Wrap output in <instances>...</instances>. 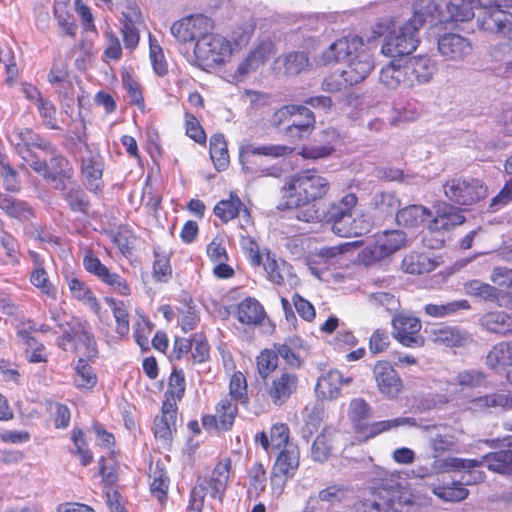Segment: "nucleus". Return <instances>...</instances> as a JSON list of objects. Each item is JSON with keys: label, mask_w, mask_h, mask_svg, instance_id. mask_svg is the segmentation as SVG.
Instances as JSON below:
<instances>
[{"label": "nucleus", "mask_w": 512, "mask_h": 512, "mask_svg": "<svg viewBox=\"0 0 512 512\" xmlns=\"http://www.w3.org/2000/svg\"><path fill=\"white\" fill-rule=\"evenodd\" d=\"M81 174L85 185L91 191L99 190L102 187L103 158L96 148L84 145V150L80 152Z\"/></svg>", "instance_id": "15"}, {"label": "nucleus", "mask_w": 512, "mask_h": 512, "mask_svg": "<svg viewBox=\"0 0 512 512\" xmlns=\"http://www.w3.org/2000/svg\"><path fill=\"white\" fill-rule=\"evenodd\" d=\"M398 488L399 484L392 481L387 488H383L385 495L380 494L377 500L362 504V512H401Z\"/></svg>", "instance_id": "28"}, {"label": "nucleus", "mask_w": 512, "mask_h": 512, "mask_svg": "<svg viewBox=\"0 0 512 512\" xmlns=\"http://www.w3.org/2000/svg\"><path fill=\"white\" fill-rule=\"evenodd\" d=\"M63 278L67 284L71 298L82 302L96 314L100 312V304L86 282L75 276L72 272H65Z\"/></svg>", "instance_id": "24"}, {"label": "nucleus", "mask_w": 512, "mask_h": 512, "mask_svg": "<svg viewBox=\"0 0 512 512\" xmlns=\"http://www.w3.org/2000/svg\"><path fill=\"white\" fill-rule=\"evenodd\" d=\"M485 462L490 471L512 475V449L488 453L480 459L455 458L450 464L455 468L471 471L469 474L471 479H465V481L468 484H477L485 479V472L477 469Z\"/></svg>", "instance_id": "5"}, {"label": "nucleus", "mask_w": 512, "mask_h": 512, "mask_svg": "<svg viewBox=\"0 0 512 512\" xmlns=\"http://www.w3.org/2000/svg\"><path fill=\"white\" fill-rule=\"evenodd\" d=\"M339 61L346 62L340 78L351 86L363 81L374 68L372 56L364 48L362 39L354 35L336 40L322 54L324 64Z\"/></svg>", "instance_id": "1"}, {"label": "nucleus", "mask_w": 512, "mask_h": 512, "mask_svg": "<svg viewBox=\"0 0 512 512\" xmlns=\"http://www.w3.org/2000/svg\"><path fill=\"white\" fill-rule=\"evenodd\" d=\"M248 216V210L244 207L241 199L231 193L228 199H224L219 201L214 207V213L217 217H219L224 223L233 220L237 217L240 211Z\"/></svg>", "instance_id": "45"}, {"label": "nucleus", "mask_w": 512, "mask_h": 512, "mask_svg": "<svg viewBox=\"0 0 512 512\" xmlns=\"http://www.w3.org/2000/svg\"><path fill=\"white\" fill-rule=\"evenodd\" d=\"M74 369L73 381L77 388L91 389L96 385L97 376L85 359L80 358Z\"/></svg>", "instance_id": "50"}, {"label": "nucleus", "mask_w": 512, "mask_h": 512, "mask_svg": "<svg viewBox=\"0 0 512 512\" xmlns=\"http://www.w3.org/2000/svg\"><path fill=\"white\" fill-rule=\"evenodd\" d=\"M263 268L267 274L268 279L276 284L282 285L284 283L283 273L288 270L286 262H277V260L268 253L265 262L262 263Z\"/></svg>", "instance_id": "57"}, {"label": "nucleus", "mask_w": 512, "mask_h": 512, "mask_svg": "<svg viewBox=\"0 0 512 512\" xmlns=\"http://www.w3.org/2000/svg\"><path fill=\"white\" fill-rule=\"evenodd\" d=\"M58 346L67 351L74 349L85 357L93 358L97 354L96 342L86 322L73 320L62 329V335L57 340Z\"/></svg>", "instance_id": "7"}, {"label": "nucleus", "mask_w": 512, "mask_h": 512, "mask_svg": "<svg viewBox=\"0 0 512 512\" xmlns=\"http://www.w3.org/2000/svg\"><path fill=\"white\" fill-rule=\"evenodd\" d=\"M0 209L7 216L22 222L34 217V210L28 202L14 198L7 193H0Z\"/></svg>", "instance_id": "38"}, {"label": "nucleus", "mask_w": 512, "mask_h": 512, "mask_svg": "<svg viewBox=\"0 0 512 512\" xmlns=\"http://www.w3.org/2000/svg\"><path fill=\"white\" fill-rule=\"evenodd\" d=\"M461 210L448 203H441L436 208V215L429 223L431 232L449 231L464 223Z\"/></svg>", "instance_id": "23"}, {"label": "nucleus", "mask_w": 512, "mask_h": 512, "mask_svg": "<svg viewBox=\"0 0 512 512\" xmlns=\"http://www.w3.org/2000/svg\"><path fill=\"white\" fill-rule=\"evenodd\" d=\"M274 53L275 45L272 41H261L239 62L234 77L243 80L262 67Z\"/></svg>", "instance_id": "17"}, {"label": "nucleus", "mask_w": 512, "mask_h": 512, "mask_svg": "<svg viewBox=\"0 0 512 512\" xmlns=\"http://www.w3.org/2000/svg\"><path fill=\"white\" fill-rule=\"evenodd\" d=\"M380 81L390 89L414 86V80L411 76H408L405 64L396 66L391 63L384 67L380 73Z\"/></svg>", "instance_id": "40"}, {"label": "nucleus", "mask_w": 512, "mask_h": 512, "mask_svg": "<svg viewBox=\"0 0 512 512\" xmlns=\"http://www.w3.org/2000/svg\"><path fill=\"white\" fill-rule=\"evenodd\" d=\"M210 157L218 171L225 170L229 163L227 143L222 134L210 138Z\"/></svg>", "instance_id": "49"}, {"label": "nucleus", "mask_w": 512, "mask_h": 512, "mask_svg": "<svg viewBox=\"0 0 512 512\" xmlns=\"http://www.w3.org/2000/svg\"><path fill=\"white\" fill-rule=\"evenodd\" d=\"M464 290L467 295L474 296L485 301H499L500 306L512 308V297L510 295H505L499 299V290L488 283H484L480 280H470L464 284Z\"/></svg>", "instance_id": "33"}, {"label": "nucleus", "mask_w": 512, "mask_h": 512, "mask_svg": "<svg viewBox=\"0 0 512 512\" xmlns=\"http://www.w3.org/2000/svg\"><path fill=\"white\" fill-rule=\"evenodd\" d=\"M304 342L299 337H288L283 343L274 344V352L291 368H299L302 363L301 353L304 351Z\"/></svg>", "instance_id": "31"}, {"label": "nucleus", "mask_w": 512, "mask_h": 512, "mask_svg": "<svg viewBox=\"0 0 512 512\" xmlns=\"http://www.w3.org/2000/svg\"><path fill=\"white\" fill-rule=\"evenodd\" d=\"M255 441L260 443L262 448L268 453L276 452L277 450L285 449L289 445V427L284 423L274 424L269 431L261 432L255 436Z\"/></svg>", "instance_id": "27"}, {"label": "nucleus", "mask_w": 512, "mask_h": 512, "mask_svg": "<svg viewBox=\"0 0 512 512\" xmlns=\"http://www.w3.org/2000/svg\"><path fill=\"white\" fill-rule=\"evenodd\" d=\"M413 7L414 13L408 21L413 24H419L417 26L418 30H420L426 22L431 24L447 22V16L443 10L445 0H418Z\"/></svg>", "instance_id": "20"}, {"label": "nucleus", "mask_w": 512, "mask_h": 512, "mask_svg": "<svg viewBox=\"0 0 512 512\" xmlns=\"http://www.w3.org/2000/svg\"><path fill=\"white\" fill-rule=\"evenodd\" d=\"M30 255L34 260L35 267L30 274L31 284L37 288L43 295L52 300H56L58 296L57 287L50 281L48 273L40 262V257L36 252L30 251Z\"/></svg>", "instance_id": "36"}, {"label": "nucleus", "mask_w": 512, "mask_h": 512, "mask_svg": "<svg viewBox=\"0 0 512 512\" xmlns=\"http://www.w3.org/2000/svg\"><path fill=\"white\" fill-rule=\"evenodd\" d=\"M482 28L512 41V13L498 8L484 11Z\"/></svg>", "instance_id": "25"}, {"label": "nucleus", "mask_w": 512, "mask_h": 512, "mask_svg": "<svg viewBox=\"0 0 512 512\" xmlns=\"http://www.w3.org/2000/svg\"><path fill=\"white\" fill-rule=\"evenodd\" d=\"M431 341L447 347H461L470 342V335L456 327L438 326L429 331Z\"/></svg>", "instance_id": "32"}, {"label": "nucleus", "mask_w": 512, "mask_h": 512, "mask_svg": "<svg viewBox=\"0 0 512 512\" xmlns=\"http://www.w3.org/2000/svg\"><path fill=\"white\" fill-rule=\"evenodd\" d=\"M71 439L75 446V449L71 452L80 457L83 466L89 465L93 460V456L91 451L87 448L83 431L79 428H74L71 432Z\"/></svg>", "instance_id": "60"}, {"label": "nucleus", "mask_w": 512, "mask_h": 512, "mask_svg": "<svg viewBox=\"0 0 512 512\" xmlns=\"http://www.w3.org/2000/svg\"><path fill=\"white\" fill-rule=\"evenodd\" d=\"M485 363L493 370L512 366V341H501L494 345L488 352Z\"/></svg>", "instance_id": "44"}, {"label": "nucleus", "mask_w": 512, "mask_h": 512, "mask_svg": "<svg viewBox=\"0 0 512 512\" xmlns=\"http://www.w3.org/2000/svg\"><path fill=\"white\" fill-rule=\"evenodd\" d=\"M284 129V133L294 141L301 140L312 133L315 128V115L304 105H298V110Z\"/></svg>", "instance_id": "22"}, {"label": "nucleus", "mask_w": 512, "mask_h": 512, "mask_svg": "<svg viewBox=\"0 0 512 512\" xmlns=\"http://www.w3.org/2000/svg\"><path fill=\"white\" fill-rule=\"evenodd\" d=\"M419 24L405 21L398 28L390 31L384 38L381 52L387 57H399L412 53L418 46Z\"/></svg>", "instance_id": "8"}, {"label": "nucleus", "mask_w": 512, "mask_h": 512, "mask_svg": "<svg viewBox=\"0 0 512 512\" xmlns=\"http://www.w3.org/2000/svg\"><path fill=\"white\" fill-rule=\"evenodd\" d=\"M373 205L381 213L391 215L399 206V200L393 192H377L373 196Z\"/></svg>", "instance_id": "62"}, {"label": "nucleus", "mask_w": 512, "mask_h": 512, "mask_svg": "<svg viewBox=\"0 0 512 512\" xmlns=\"http://www.w3.org/2000/svg\"><path fill=\"white\" fill-rule=\"evenodd\" d=\"M445 196L458 205H472L487 195L483 182L471 177H454L443 184Z\"/></svg>", "instance_id": "9"}, {"label": "nucleus", "mask_w": 512, "mask_h": 512, "mask_svg": "<svg viewBox=\"0 0 512 512\" xmlns=\"http://www.w3.org/2000/svg\"><path fill=\"white\" fill-rule=\"evenodd\" d=\"M11 142L16 146L18 154L29 166L30 162L37 159L32 151L33 148H39L51 153L54 152V147L50 142L29 128L16 130L12 136Z\"/></svg>", "instance_id": "16"}, {"label": "nucleus", "mask_w": 512, "mask_h": 512, "mask_svg": "<svg viewBox=\"0 0 512 512\" xmlns=\"http://www.w3.org/2000/svg\"><path fill=\"white\" fill-rule=\"evenodd\" d=\"M415 426L416 420L412 417H399L391 420H383L374 422L369 427H367V438H372L377 436L378 434L388 431L390 429L399 427V426Z\"/></svg>", "instance_id": "52"}, {"label": "nucleus", "mask_w": 512, "mask_h": 512, "mask_svg": "<svg viewBox=\"0 0 512 512\" xmlns=\"http://www.w3.org/2000/svg\"><path fill=\"white\" fill-rule=\"evenodd\" d=\"M230 462L218 463L209 480H200L193 488L192 497L203 498L206 493L214 499L222 500L229 479Z\"/></svg>", "instance_id": "19"}, {"label": "nucleus", "mask_w": 512, "mask_h": 512, "mask_svg": "<svg viewBox=\"0 0 512 512\" xmlns=\"http://www.w3.org/2000/svg\"><path fill=\"white\" fill-rule=\"evenodd\" d=\"M257 371L264 380L277 368L278 359L274 350L265 349L256 359Z\"/></svg>", "instance_id": "61"}, {"label": "nucleus", "mask_w": 512, "mask_h": 512, "mask_svg": "<svg viewBox=\"0 0 512 512\" xmlns=\"http://www.w3.org/2000/svg\"><path fill=\"white\" fill-rule=\"evenodd\" d=\"M298 386V375L294 372L283 370L266 381L265 391L275 406H282L296 393Z\"/></svg>", "instance_id": "14"}, {"label": "nucleus", "mask_w": 512, "mask_h": 512, "mask_svg": "<svg viewBox=\"0 0 512 512\" xmlns=\"http://www.w3.org/2000/svg\"><path fill=\"white\" fill-rule=\"evenodd\" d=\"M294 149L292 147L281 144H265L255 145L247 143L240 146L239 161L242 165V171L247 177H274L278 178L282 174V168L277 165L271 167L256 166L253 158L257 155L267 156L271 158L284 157L292 154Z\"/></svg>", "instance_id": "4"}, {"label": "nucleus", "mask_w": 512, "mask_h": 512, "mask_svg": "<svg viewBox=\"0 0 512 512\" xmlns=\"http://www.w3.org/2000/svg\"><path fill=\"white\" fill-rule=\"evenodd\" d=\"M230 399L235 402L245 404L248 402L247 382L246 378L241 372H235L229 383Z\"/></svg>", "instance_id": "58"}, {"label": "nucleus", "mask_w": 512, "mask_h": 512, "mask_svg": "<svg viewBox=\"0 0 512 512\" xmlns=\"http://www.w3.org/2000/svg\"><path fill=\"white\" fill-rule=\"evenodd\" d=\"M358 204V198L354 193H347L338 201L332 202L325 214V220L332 224V231L341 237H356L368 233L371 222L365 215L353 218V213Z\"/></svg>", "instance_id": "3"}, {"label": "nucleus", "mask_w": 512, "mask_h": 512, "mask_svg": "<svg viewBox=\"0 0 512 512\" xmlns=\"http://www.w3.org/2000/svg\"><path fill=\"white\" fill-rule=\"evenodd\" d=\"M169 489V477L167 473L161 469L154 471L153 480L150 483V492L161 504L167 500Z\"/></svg>", "instance_id": "56"}, {"label": "nucleus", "mask_w": 512, "mask_h": 512, "mask_svg": "<svg viewBox=\"0 0 512 512\" xmlns=\"http://www.w3.org/2000/svg\"><path fill=\"white\" fill-rule=\"evenodd\" d=\"M300 452L296 445L282 449L275 461L273 470L282 475L293 477L299 467Z\"/></svg>", "instance_id": "42"}, {"label": "nucleus", "mask_w": 512, "mask_h": 512, "mask_svg": "<svg viewBox=\"0 0 512 512\" xmlns=\"http://www.w3.org/2000/svg\"><path fill=\"white\" fill-rule=\"evenodd\" d=\"M235 315L237 320L242 324L258 325L262 323L266 313L257 299L247 297L238 303Z\"/></svg>", "instance_id": "35"}, {"label": "nucleus", "mask_w": 512, "mask_h": 512, "mask_svg": "<svg viewBox=\"0 0 512 512\" xmlns=\"http://www.w3.org/2000/svg\"><path fill=\"white\" fill-rule=\"evenodd\" d=\"M480 5L472 3L469 0H451L445 1L446 16L448 21L464 22L474 17V10Z\"/></svg>", "instance_id": "43"}, {"label": "nucleus", "mask_w": 512, "mask_h": 512, "mask_svg": "<svg viewBox=\"0 0 512 512\" xmlns=\"http://www.w3.org/2000/svg\"><path fill=\"white\" fill-rule=\"evenodd\" d=\"M65 8V3H55L53 9L54 17L56 18L59 27L64 31V33L68 36L74 37L77 32V25L73 16L68 14L65 11Z\"/></svg>", "instance_id": "59"}, {"label": "nucleus", "mask_w": 512, "mask_h": 512, "mask_svg": "<svg viewBox=\"0 0 512 512\" xmlns=\"http://www.w3.org/2000/svg\"><path fill=\"white\" fill-rule=\"evenodd\" d=\"M19 242L18 240L5 228L0 229V249L4 251L10 262L13 264L19 263Z\"/></svg>", "instance_id": "63"}, {"label": "nucleus", "mask_w": 512, "mask_h": 512, "mask_svg": "<svg viewBox=\"0 0 512 512\" xmlns=\"http://www.w3.org/2000/svg\"><path fill=\"white\" fill-rule=\"evenodd\" d=\"M352 382L351 377H344L338 370H329L317 382L316 392L326 399H336L341 394V388Z\"/></svg>", "instance_id": "29"}, {"label": "nucleus", "mask_w": 512, "mask_h": 512, "mask_svg": "<svg viewBox=\"0 0 512 512\" xmlns=\"http://www.w3.org/2000/svg\"><path fill=\"white\" fill-rule=\"evenodd\" d=\"M438 51L446 60L461 61L472 51L470 41L455 33H446L438 39Z\"/></svg>", "instance_id": "21"}, {"label": "nucleus", "mask_w": 512, "mask_h": 512, "mask_svg": "<svg viewBox=\"0 0 512 512\" xmlns=\"http://www.w3.org/2000/svg\"><path fill=\"white\" fill-rule=\"evenodd\" d=\"M426 315L433 318H444L456 314L460 310L470 309V304L465 299L454 300L447 303H429L424 306Z\"/></svg>", "instance_id": "46"}, {"label": "nucleus", "mask_w": 512, "mask_h": 512, "mask_svg": "<svg viewBox=\"0 0 512 512\" xmlns=\"http://www.w3.org/2000/svg\"><path fill=\"white\" fill-rule=\"evenodd\" d=\"M437 262L425 253L411 252L402 260L401 268L405 273L420 275L433 271Z\"/></svg>", "instance_id": "41"}, {"label": "nucleus", "mask_w": 512, "mask_h": 512, "mask_svg": "<svg viewBox=\"0 0 512 512\" xmlns=\"http://www.w3.org/2000/svg\"><path fill=\"white\" fill-rule=\"evenodd\" d=\"M295 209L294 217L299 221L314 223L320 222L325 219V214L321 212L314 202H304L298 207H292Z\"/></svg>", "instance_id": "55"}, {"label": "nucleus", "mask_w": 512, "mask_h": 512, "mask_svg": "<svg viewBox=\"0 0 512 512\" xmlns=\"http://www.w3.org/2000/svg\"><path fill=\"white\" fill-rule=\"evenodd\" d=\"M309 66V57L304 51H292L278 56L274 70L287 76H296Z\"/></svg>", "instance_id": "30"}, {"label": "nucleus", "mask_w": 512, "mask_h": 512, "mask_svg": "<svg viewBox=\"0 0 512 512\" xmlns=\"http://www.w3.org/2000/svg\"><path fill=\"white\" fill-rule=\"evenodd\" d=\"M213 30V21L203 14H193L175 21L170 32L182 44H195Z\"/></svg>", "instance_id": "10"}, {"label": "nucleus", "mask_w": 512, "mask_h": 512, "mask_svg": "<svg viewBox=\"0 0 512 512\" xmlns=\"http://www.w3.org/2000/svg\"><path fill=\"white\" fill-rule=\"evenodd\" d=\"M373 378L378 391L388 399H395L403 389V382L388 361H378L373 367Z\"/></svg>", "instance_id": "18"}, {"label": "nucleus", "mask_w": 512, "mask_h": 512, "mask_svg": "<svg viewBox=\"0 0 512 512\" xmlns=\"http://www.w3.org/2000/svg\"><path fill=\"white\" fill-rule=\"evenodd\" d=\"M408 76H411L415 84L428 83L435 71V63L426 56L412 57L405 63Z\"/></svg>", "instance_id": "37"}, {"label": "nucleus", "mask_w": 512, "mask_h": 512, "mask_svg": "<svg viewBox=\"0 0 512 512\" xmlns=\"http://www.w3.org/2000/svg\"><path fill=\"white\" fill-rule=\"evenodd\" d=\"M406 234L401 230H387L368 245L363 253L366 263L381 261L405 246Z\"/></svg>", "instance_id": "13"}, {"label": "nucleus", "mask_w": 512, "mask_h": 512, "mask_svg": "<svg viewBox=\"0 0 512 512\" xmlns=\"http://www.w3.org/2000/svg\"><path fill=\"white\" fill-rule=\"evenodd\" d=\"M109 307L112 309L116 320V331L120 336H125L129 332V314L125 304L115 299H107Z\"/></svg>", "instance_id": "53"}, {"label": "nucleus", "mask_w": 512, "mask_h": 512, "mask_svg": "<svg viewBox=\"0 0 512 512\" xmlns=\"http://www.w3.org/2000/svg\"><path fill=\"white\" fill-rule=\"evenodd\" d=\"M30 167L59 190H66L67 182H70L74 174L72 164L60 154L52 156L48 162L37 158L30 162Z\"/></svg>", "instance_id": "11"}, {"label": "nucleus", "mask_w": 512, "mask_h": 512, "mask_svg": "<svg viewBox=\"0 0 512 512\" xmlns=\"http://www.w3.org/2000/svg\"><path fill=\"white\" fill-rule=\"evenodd\" d=\"M480 325L488 332L512 336V313L508 314L504 311L488 312L481 317Z\"/></svg>", "instance_id": "39"}, {"label": "nucleus", "mask_w": 512, "mask_h": 512, "mask_svg": "<svg viewBox=\"0 0 512 512\" xmlns=\"http://www.w3.org/2000/svg\"><path fill=\"white\" fill-rule=\"evenodd\" d=\"M335 430L326 428L314 440L311 447V457L316 462H324L328 459L332 451V444Z\"/></svg>", "instance_id": "47"}, {"label": "nucleus", "mask_w": 512, "mask_h": 512, "mask_svg": "<svg viewBox=\"0 0 512 512\" xmlns=\"http://www.w3.org/2000/svg\"><path fill=\"white\" fill-rule=\"evenodd\" d=\"M393 337L405 347L419 348L425 343L420 331L421 321L412 315L399 313L392 319Z\"/></svg>", "instance_id": "12"}, {"label": "nucleus", "mask_w": 512, "mask_h": 512, "mask_svg": "<svg viewBox=\"0 0 512 512\" xmlns=\"http://www.w3.org/2000/svg\"><path fill=\"white\" fill-rule=\"evenodd\" d=\"M237 414V406L233 399L223 398L216 407V417L219 421L217 427L222 430H228L233 425Z\"/></svg>", "instance_id": "51"}, {"label": "nucleus", "mask_w": 512, "mask_h": 512, "mask_svg": "<svg viewBox=\"0 0 512 512\" xmlns=\"http://www.w3.org/2000/svg\"><path fill=\"white\" fill-rule=\"evenodd\" d=\"M429 214V211L424 206L410 205L397 212L396 220L399 225L417 227L424 222Z\"/></svg>", "instance_id": "48"}, {"label": "nucleus", "mask_w": 512, "mask_h": 512, "mask_svg": "<svg viewBox=\"0 0 512 512\" xmlns=\"http://www.w3.org/2000/svg\"><path fill=\"white\" fill-rule=\"evenodd\" d=\"M266 486V472L261 464H255L249 471V497L257 498Z\"/></svg>", "instance_id": "54"}, {"label": "nucleus", "mask_w": 512, "mask_h": 512, "mask_svg": "<svg viewBox=\"0 0 512 512\" xmlns=\"http://www.w3.org/2000/svg\"><path fill=\"white\" fill-rule=\"evenodd\" d=\"M330 190L329 180L315 170L299 172L288 179L283 187L286 201L283 208L300 206L304 202H316L326 197Z\"/></svg>", "instance_id": "2"}, {"label": "nucleus", "mask_w": 512, "mask_h": 512, "mask_svg": "<svg viewBox=\"0 0 512 512\" xmlns=\"http://www.w3.org/2000/svg\"><path fill=\"white\" fill-rule=\"evenodd\" d=\"M63 191V197L67 201L69 207L75 212L86 213L88 209V201L86 200L85 194L74 187H68Z\"/></svg>", "instance_id": "64"}, {"label": "nucleus", "mask_w": 512, "mask_h": 512, "mask_svg": "<svg viewBox=\"0 0 512 512\" xmlns=\"http://www.w3.org/2000/svg\"><path fill=\"white\" fill-rule=\"evenodd\" d=\"M456 457L448 458L446 461V465L454 470L462 471L463 474L461 476V480L459 482H453L451 485H438L434 486L432 491L433 493L439 497L440 499L447 502H458L467 498L469 491L463 487V484L469 485L466 483L465 479H471L469 475L471 471L468 469H458L451 466L450 462L452 459Z\"/></svg>", "instance_id": "26"}, {"label": "nucleus", "mask_w": 512, "mask_h": 512, "mask_svg": "<svg viewBox=\"0 0 512 512\" xmlns=\"http://www.w3.org/2000/svg\"><path fill=\"white\" fill-rule=\"evenodd\" d=\"M234 49L230 41L221 35L208 32L194 44L192 52L187 53V60L195 66L221 64L228 59Z\"/></svg>", "instance_id": "6"}, {"label": "nucleus", "mask_w": 512, "mask_h": 512, "mask_svg": "<svg viewBox=\"0 0 512 512\" xmlns=\"http://www.w3.org/2000/svg\"><path fill=\"white\" fill-rule=\"evenodd\" d=\"M466 408L474 413H484L490 408L508 410L512 408V397L505 393L486 394L469 400Z\"/></svg>", "instance_id": "34"}]
</instances>
